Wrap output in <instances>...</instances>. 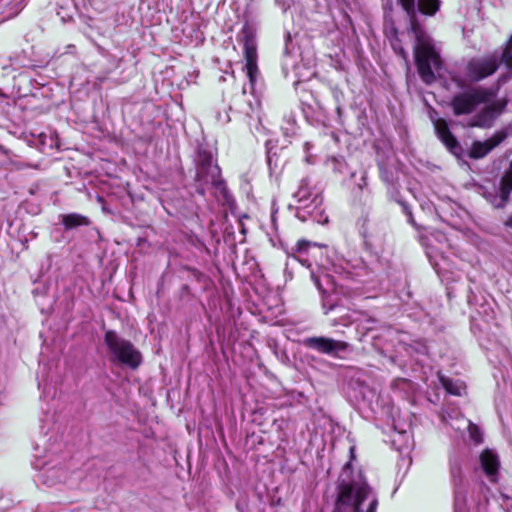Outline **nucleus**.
<instances>
[{"mask_svg":"<svg viewBox=\"0 0 512 512\" xmlns=\"http://www.w3.org/2000/svg\"><path fill=\"white\" fill-rule=\"evenodd\" d=\"M398 2L410 19L411 31L416 40L414 56L419 75L426 84H431L436 79L435 72L441 68V59L431 37L417 23L415 17L417 11L434 15L439 10L440 2L439 0H418L417 3L415 0H398Z\"/></svg>","mask_w":512,"mask_h":512,"instance_id":"1","label":"nucleus"},{"mask_svg":"<svg viewBox=\"0 0 512 512\" xmlns=\"http://www.w3.org/2000/svg\"><path fill=\"white\" fill-rule=\"evenodd\" d=\"M378 505V494L365 474L346 463L337 480L333 512H376Z\"/></svg>","mask_w":512,"mask_h":512,"instance_id":"2","label":"nucleus"},{"mask_svg":"<svg viewBox=\"0 0 512 512\" xmlns=\"http://www.w3.org/2000/svg\"><path fill=\"white\" fill-rule=\"evenodd\" d=\"M104 342L113 362L123 364L131 369H136L141 364L140 352L129 340L120 337L115 331H107Z\"/></svg>","mask_w":512,"mask_h":512,"instance_id":"3","label":"nucleus"},{"mask_svg":"<svg viewBox=\"0 0 512 512\" xmlns=\"http://www.w3.org/2000/svg\"><path fill=\"white\" fill-rule=\"evenodd\" d=\"M495 95L496 91L492 88L470 87L453 96L451 100L453 113L456 116L471 114L478 105L488 103Z\"/></svg>","mask_w":512,"mask_h":512,"instance_id":"4","label":"nucleus"},{"mask_svg":"<svg viewBox=\"0 0 512 512\" xmlns=\"http://www.w3.org/2000/svg\"><path fill=\"white\" fill-rule=\"evenodd\" d=\"M297 202V216L305 220V216L301 215V211L316 219V214L322 213L323 197L317 189L311 186V180L308 177L300 181L298 190L293 194Z\"/></svg>","mask_w":512,"mask_h":512,"instance_id":"5","label":"nucleus"},{"mask_svg":"<svg viewBox=\"0 0 512 512\" xmlns=\"http://www.w3.org/2000/svg\"><path fill=\"white\" fill-rule=\"evenodd\" d=\"M238 39L244 47V57L246 61L244 69L250 84L253 86L259 73L255 27L246 23L238 34Z\"/></svg>","mask_w":512,"mask_h":512,"instance_id":"6","label":"nucleus"},{"mask_svg":"<svg viewBox=\"0 0 512 512\" xmlns=\"http://www.w3.org/2000/svg\"><path fill=\"white\" fill-rule=\"evenodd\" d=\"M197 178L203 183H211L214 186H220V168L213 162L211 152L205 149H199L197 155Z\"/></svg>","mask_w":512,"mask_h":512,"instance_id":"7","label":"nucleus"},{"mask_svg":"<svg viewBox=\"0 0 512 512\" xmlns=\"http://www.w3.org/2000/svg\"><path fill=\"white\" fill-rule=\"evenodd\" d=\"M498 65L494 56L473 58L466 65L465 78L471 82H479L495 73Z\"/></svg>","mask_w":512,"mask_h":512,"instance_id":"8","label":"nucleus"},{"mask_svg":"<svg viewBox=\"0 0 512 512\" xmlns=\"http://www.w3.org/2000/svg\"><path fill=\"white\" fill-rule=\"evenodd\" d=\"M451 480L455 489V512H470L465 491L463 489L462 461L458 456H452L449 460Z\"/></svg>","mask_w":512,"mask_h":512,"instance_id":"9","label":"nucleus"},{"mask_svg":"<svg viewBox=\"0 0 512 512\" xmlns=\"http://www.w3.org/2000/svg\"><path fill=\"white\" fill-rule=\"evenodd\" d=\"M507 104L508 100L502 98L486 105L470 118L468 126L484 129L492 127L495 120L505 111Z\"/></svg>","mask_w":512,"mask_h":512,"instance_id":"10","label":"nucleus"},{"mask_svg":"<svg viewBox=\"0 0 512 512\" xmlns=\"http://www.w3.org/2000/svg\"><path fill=\"white\" fill-rule=\"evenodd\" d=\"M304 345L319 353L327 354L332 357H339L348 349V343L334 340L328 337H309L304 340Z\"/></svg>","mask_w":512,"mask_h":512,"instance_id":"11","label":"nucleus"},{"mask_svg":"<svg viewBox=\"0 0 512 512\" xmlns=\"http://www.w3.org/2000/svg\"><path fill=\"white\" fill-rule=\"evenodd\" d=\"M433 123L437 136L441 142L453 155L459 157L463 149L458 140L451 133L447 122L444 119L439 118L436 119Z\"/></svg>","mask_w":512,"mask_h":512,"instance_id":"12","label":"nucleus"},{"mask_svg":"<svg viewBox=\"0 0 512 512\" xmlns=\"http://www.w3.org/2000/svg\"><path fill=\"white\" fill-rule=\"evenodd\" d=\"M506 137L504 132H497L485 141H474L469 151L470 158L480 159L485 157L491 150L498 146Z\"/></svg>","mask_w":512,"mask_h":512,"instance_id":"13","label":"nucleus"},{"mask_svg":"<svg viewBox=\"0 0 512 512\" xmlns=\"http://www.w3.org/2000/svg\"><path fill=\"white\" fill-rule=\"evenodd\" d=\"M479 458L484 473L487 475L490 481L495 482L500 465L498 455L491 449H485L480 454Z\"/></svg>","mask_w":512,"mask_h":512,"instance_id":"14","label":"nucleus"},{"mask_svg":"<svg viewBox=\"0 0 512 512\" xmlns=\"http://www.w3.org/2000/svg\"><path fill=\"white\" fill-rule=\"evenodd\" d=\"M45 484L52 486L67 480V473L62 467H50L45 469L41 474Z\"/></svg>","mask_w":512,"mask_h":512,"instance_id":"15","label":"nucleus"},{"mask_svg":"<svg viewBox=\"0 0 512 512\" xmlns=\"http://www.w3.org/2000/svg\"><path fill=\"white\" fill-rule=\"evenodd\" d=\"M311 279L322 295L328 294L334 289V282L329 274H319L314 271H311Z\"/></svg>","mask_w":512,"mask_h":512,"instance_id":"16","label":"nucleus"},{"mask_svg":"<svg viewBox=\"0 0 512 512\" xmlns=\"http://www.w3.org/2000/svg\"><path fill=\"white\" fill-rule=\"evenodd\" d=\"M461 421L462 426H453V429L459 432L468 430L470 440L476 445L480 444L483 441V435L480 428L465 417H462Z\"/></svg>","mask_w":512,"mask_h":512,"instance_id":"17","label":"nucleus"},{"mask_svg":"<svg viewBox=\"0 0 512 512\" xmlns=\"http://www.w3.org/2000/svg\"><path fill=\"white\" fill-rule=\"evenodd\" d=\"M317 245L315 243H311L305 240H300L296 244V248L294 249V254L292 256V259L299 261L302 265L310 268L311 263L309 262L308 258L306 257L309 253V250L311 247H316Z\"/></svg>","mask_w":512,"mask_h":512,"instance_id":"18","label":"nucleus"},{"mask_svg":"<svg viewBox=\"0 0 512 512\" xmlns=\"http://www.w3.org/2000/svg\"><path fill=\"white\" fill-rule=\"evenodd\" d=\"M439 381L447 393L455 396H461L465 392V384L460 380H453L446 376L440 375Z\"/></svg>","mask_w":512,"mask_h":512,"instance_id":"19","label":"nucleus"},{"mask_svg":"<svg viewBox=\"0 0 512 512\" xmlns=\"http://www.w3.org/2000/svg\"><path fill=\"white\" fill-rule=\"evenodd\" d=\"M512 191V172L505 171L504 175L501 179V185H500V201L499 203L495 204L496 207H502L505 205V203L508 200L509 194Z\"/></svg>","mask_w":512,"mask_h":512,"instance_id":"20","label":"nucleus"},{"mask_svg":"<svg viewBox=\"0 0 512 512\" xmlns=\"http://www.w3.org/2000/svg\"><path fill=\"white\" fill-rule=\"evenodd\" d=\"M62 222L66 229H72L79 226H87L90 223L87 217L77 213H71L63 216Z\"/></svg>","mask_w":512,"mask_h":512,"instance_id":"21","label":"nucleus"},{"mask_svg":"<svg viewBox=\"0 0 512 512\" xmlns=\"http://www.w3.org/2000/svg\"><path fill=\"white\" fill-rule=\"evenodd\" d=\"M372 225L368 220H364L361 228L360 234L364 238L365 244L370 247H374L376 245L377 240L374 237L372 232Z\"/></svg>","mask_w":512,"mask_h":512,"instance_id":"22","label":"nucleus"},{"mask_svg":"<svg viewBox=\"0 0 512 512\" xmlns=\"http://www.w3.org/2000/svg\"><path fill=\"white\" fill-rule=\"evenodd\" d=\"M464 417L460 412L457 410H445L443 413V420L450 424V426L453 428V426H462L461 418Z\"/></svg>","mask_w":512,"mask_h":512,"instance_id":"23","label":"nucleus"},{"mask_svg":"<svg viewBox=\"0 0 512 512\" xmlns=\"http://www.w3.org/2000/svg\"><path fill=\"white\" fill-rule=\"evenodd\" d=\"M328 163H330L332 165V169L334 171H338V172L342 171V166H343V160L342 159H338L336 157H332L330 160H328Z\"/></svg>","mask_w":512,"mask_h":512,"instance_id":"24","label":"nucleus"},{"mask_svg":"<svg viewBox=\"0 0 512 512\" xmlns=\"http://www.w3.org/2000/svg\"><path fill=\"white\" fill-rule=\"evenodd\" d=\"M506 226L512 228V214L509 216V218L505 222Z\"/></svg>","mask_w":512,"mask_h":512,"instance_id":"25","label":"nucleus"},{"mask_svg":"<svg viewBox=\"0 0 512 512\" xmlns=\"http://www.w3.org/2000/svg\"><path fill=\"white\" fill-rule=\"evenodd\" d=\"M399 436H402L405 439H409V435L405 431H401L398 433Z\"/></svg>","mask_w":512,"mask_h":512,"instance_id":"26","label":"nucleus"},{"mask_svg":"<svg viewBox=\"0 0 512 512\" xmlns=\"http://www.w3.org/2000/svg\"><path fill=\"white\" fill-rule=\"evenodd\" d=\"M400 54L405 60L407 59V53L403 49H400Z\"/></svg>","mask_w":512,"mask_h":512,"instance_id":"27","label":"nucleus"},{"mask_svg":"<svg viewBox=\"0 0 512 512\" xmlns=\"http://www.w3.org/2000/svg\"><path fill=\"white\" fill-rule=\"evenodd\" d=\"M486 503H487V499L485 498L483 503L478 502L477 507H480L481 505H485Z\"/></svg>","mask_w":512,"mask_h":512,"instance_id":"28","label":"nucleus"},{"mask_svg":"<svg viewBox=\"0 0 512 512\" xmlns=\"http://www.w3.org/2000/svg\"><path fill=\"white\" fill-rule=\"evenodd\" d=\"M457 85H458L459 87H463L462 81H461V80H458V81H457Z\"/></svg>","mask_w":512,"mask_h":512,"instance_id":"29","label":"nucleus"},{"mask_svg":"<svg viewBox=\"0 0 512 512\" xmlns=\"http://www.w3.org/2000/svg\"><path fill=\"white\" fill-rule=\"evenodd\" d=\"M408 215H409V221L412 223V214L409 212Z\"/></svg>","mask_w":512,"mask_h":512,"instance_id":"30","label":"nucleus"},{"mask_svg":"<svg viewBox=\"0 0 512 512\" xmlns=\"http://www.w3.org/2000/svg\"><path fill=\"white\" fill-rule=\"evenodd\" d=\"M333 309V305H330L328 310L325 311V313H328L329 310Z\"/></svg>","mask_w":512,"mask_h":512,"instance_id":"31","label":"nucleus"},{"mask_svg":"<svg viewBox=\"0 0 512 512\" xmlns=\"http://www.w3.org/2000/svg\"><path fill=\"white\" fill-rule=\"evenodd\" d=\"M340 111H341L340 107H337L338 114H340Z\"/></svg>","mask_w":512,"mask_h":512,"instance_id":"32","label":"nucleus"},{"mask_svg":"<svg viewBox=\"0 0 512 512\" xmlns=\"http://www.w3.org/2000/svg\"><path fill=\"white\" fill-rule=\"evenodd\" d=\"M353 451H354V448L353 447L350 448V452H351L352 455H353Z\"/></svg>","mask_w":512,"mask_h":512,"instance_id":"33","label":"nucleus"}]
</instances>
